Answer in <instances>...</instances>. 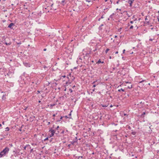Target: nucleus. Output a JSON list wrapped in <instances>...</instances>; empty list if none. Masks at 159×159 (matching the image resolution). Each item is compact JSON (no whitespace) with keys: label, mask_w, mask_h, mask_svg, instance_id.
Segmentation results:
<instances>
[{"label":"nucleus","mask_w":159,"mask_h":159,"mask_svg":"<svg viewBox=\"0 0 159 159\" xmlns=\"http://www.w3.org/2000/svg\"><path fill=\"white\" fill-rule=\"evenodd\" d=\"M9 150V148L7 147H6L2 151V152L4 153L5 154H6L8 153Z\"/></svg>","instance_id":"1"},{"label":"nucleus","mask_w":159,"mask_h":159,"mask_svg":"<svg viewBox=\"0 0 159 159\" xmlns=\"http://www.w3.org/2000/svg\"><path fill=\"white\" fill-rule=\"evenodd\" d=\"M137 105L139 106V107L140 108H143L144 105V102H141L139 104H138Z\"/></svg>","instance_id":"2"},{"label":"nucleus","mask_w":159,"mask_h":159,"mask_svg":"<svg viewBox=\"0 0 159 159\" xmlns=\"http://www.w3.org/2000/svg\"><path fill=\"white\" fill-rule=\"evenodd\" d=\"M77 137H75V139H74L72 141H71L70 143L71 144L73 145L75 143L77 142Z\"/></svg>","instance_id":"3"},{"label":"nucleus","mask_w":159,"mask_h":159,"mask_svg":"<svg viewBox=\"0 0 159 159\" xmlns=\"http://www.w3.org/2000/svg\"><path fill=\"white\" fill-rule=\"evenodd\" d=\"M40 82L39 80H35L34 82H32L33 83H35V84L37 85H39L40 84Z\"/></svg>","instance_id":"4"},{"label":"nucleus","mask_w":159,"mask_h":159,"mask_svg":"<svg viewBox=\"0 0 159 159\" xmlns=\"http://www.w3.org/2000/svg\"><path fill=\"white\" fill-rule=\"evenodd\" d=\"M134 1V0H128V1H126V2L128 3L129 4V6L131 7L132 6V4Z\"/></svg>","instance_id":"5"},{"label":"nucleus","mask_w":159,"mask_h":159,"mask_svg":"<svg viewBox=\"0 0 159 159\" xmlns=\"http://www.w3.org/2000/svg\"><path fill=\"white\" fill-rule=\"evenodd\" d=\"M49 132H50L51 133H52V134H54L55 132V130L54 129H53L52 128H51L50 129H49Z\"/></svg>","instance_id":"6"},{"label":"nucleus","mask_w":159,"mask_h":159,"mask_svg":"<svg viewBox=\"0 0 159 159\" xmlns=\"http://www.w3.org/2000/svg\"><path fill=\"white\" fill-rule=\"evenodd\" d=\"M68 75L70 78V79H71L72 81H73L75 79V77L72 76L71 73H69V75Z\"/></svg>","instance_id":"7"},{"label":"nucleus","mask_w":159,"mask_h":159,"mask_svg":"<svg viewBox=\"0 0 159 159\" xmlns=\"http://www.w3.org/2000/svg\"><path fill=\"white\" fill-rule=\"evenodd\" d=\"M14 25V24L12 23H11L8 26V28H9L11 29H13L12 26Z\"/></svg>","instance_id":"8"},{"label":"nucleus","mask_w":159,"mask_h":159,"mask_svg":"<svg viewBox=\"0 0 159 159\" xmlns=\"http://www.w3.org/2000/svg\"><path fill=\"white\" fill-rule=\"evenodd\" d=\"M26 147H27V151L29 152L30 149H31V147L30 145L29 144L26 145Z\"/></svg>","instance_id":"9"},{"label":"nucleus","mask_w":159,"mask_h":159,"mask_svg":"<svg viewBox=\"0 0 159 159\" xmlns=\"http://www.w3.org/2000/svg\"><path fill=\"white\" fill-rule=\"evenodd\" d=\"M13 74V73L11 71H9L7 73V75L10 77Z\"/></svg>","instance_id":"10"},{"label":"nucleus","mask_w":159,"mask_h":159,"mask_svg":"<svg viewBox=\"0 0 159 159\" xmlns=\"http://www.w3.org/2000/svg\"><path fill=\"white\" fill-rule=\"evenodd\" d=\"M23 64L26 67H30V65L29 63L27 62H24Z\"/></svg>","instance_id":"11"},{"label":"nucleus","mask_w":159,"mask_h":159,"mask_svg":"<svg viewBox=\"0 0 159 159\" xmlns=\"http://www.w3.org/2000/svg\"><path fill=\"white\" fill-rule=\"evenodd\" d=\"M72 81H72V80H68L66 82V84L67 85H68L70 84Z\"/></svg>","instance_id":"12"},{"label":"nucleus","mask_w":159,"mask_h":159,"mask_svg":"<svg viewBox=\"0 0 159 159\" xmlns=\"http://www.w3.org/2000/svg\"><path fill=\"white\" fill-rule=\"evenodd\" d=\"M80 158L82 159H84L85 158V157L83 156H76L75 157V158L77 159H79Z\"/></svg>","instance_id":"13"},{"label":"nucleus","mask_w":159,"mask_h":159,"mask_svg":"<svg viewBox=\"0 0 159 159\" xmlns=\"http://www.w3.org/2000/svg\"><path fill=\"white\" fill-rule=\"evenodd\" d=\"M114 13H113L109 16V18H111L112 20H114V17H113V16H114Z\"/></svg>","instance_id":"14"},{"label":"nucleus","mask_w":159,"mask_h":159,"mask_svg":"<svg viewBox=\"0 0 159 159\" xmlns=\"http://www.w3.org/2000/svg\"><path fill=\"white\" fill-rule=\"evenodd\" d=\"M146 114L145 112H143L141 115H140V117L142 118H143L145 116V115Z\"/></svg>","instance_id":"15"},{"label":"nucleus","mask_w":159,"mask_h":159,"mask_svg":"<svg viewBox=\"0 0 159 159\" xmlns=\"http://www.w3.org/2000/svg\"><path fill=\"white\" fill-rule=\"evenodd\" d=\"M7 95H6V94L3 95L2 96V100H5L6 99V96H7Z\"/></svg>","instance_id":"16"},{"label":"nucleus","mask_w":159,"mask_h":159,"mask_svg":"<svg viewBox=\"0 0 159 159\" xmlns=\"http://www.w3.org/2000/svg\"><path fill=\"white\" fill-rule=\"evenodd\" d=\"M3 43L4 44H5L6 45H10L11 44V42H9V43H7L5 41H4Z\"/></svg>","instance_id":"17"},{"label":"nucleus","mask_w":159,"mask_h":159,"mask_svg":"<svg viewBox=\"0 0 159 159\" xmlns=\"http://www.w3.org/2000/svg\"><path fill=\"white\" fill-rule=\"evenodd\" d=\"M100 63H102L103 64V63H104V62L103 61H101V59H99L98 60V62H97L96 63L98 64H100Z\"/></svg>","instance_id":"18"},{"label":"nucleus","mask_w":159,"mask_h":159,"mask_svg":"<svg viewBox=\"0 0 159 159\" xmlns=\"http://www.w3.org/2000/svg\"><path fill=\"white\" fill-rule=\"evenodd\" d=\"M5 155L2 151L0 152V157H2L3 156Z\"/></svg>","instance_id":"19"},{"label":"nucleus","mask_w":159,"mask_h":159,"mask_svg":"<svg viewBox=\"0 0 159 159\" xmlns=\"http://www.w3.org/2000/svg\"><path fill=\"white\" fill-rule=\"evenodd\" d=\"M90 54V51H89V52H87L85 54V56L87 57H89V54Z\"/></svg>","instance_id":"20"},{"label":"nucleus","mask_w":159,"mask_h":159,"mask_svg":"<svg viewBox=\"0 0 159 159\" xmlns=\"http://www.w3.org/2000/svg\"><path fill=\"white\" fill-rule=\"evenodd\" d=\"M103 26V24H101L99 27L98 29L99 30H102V26Z\"/></svg>","instance_id":"21"},{"label":"nucleus","mask_w":159,"mask_h":159,"mask_svg":"<svg viewBox=\"0 0 159 159\" xmlns=\"http://www.w3.org/2000/svg\"><path fill=\"white\" fill-rule=\"evenodd\" d=\"M86 2L90 3L91 2L90 5H92L93 4L92 2H91L92 0H85Z\"/></svg>","instance_id":"22"},{"label":"nucleus","mask_w":159,"mask_h":159,"mask_svg":"<svg viewBox=\"0 0 159 159\" xmlns=\"http://www.w3.org/2000/svg\"><path fill=\"white\" fill-rule=\"evenodd\" d=\"M61 4H62L63 6H64L65 4V0H63L61 1Z\"/></svg>","instance_id":"23"},{"label":"nucleus","mask_w":159,"mask_h":159,"mask_svg":"<svg viewBox=\"0 0 159 159\" xmlns=\"http://www.w3.org/2000/svg\"><path fill=\"white\" fill-rule=\"evenodd\" d=\"M118 91L119 92H120L121 91L124 92L125 91V90L124 89H118Z\"/></svg>","instance_id":"24"},{"label":"nucleus","mask_w":159,"mask_h":159,"mask_svg":"<svg viewBox=\"0 0 159 159\" xmlns=\"http://www.w3.org/2000/svg\"><path fill=\"white\" fill-rule=\"evenodd\" d=\"M136 133V132L134 131H132L131 133V134L133 135H135Z\"/></svg>","instance_id":"25"},{"label":"nucleus","mask_w":159,"mask_h":159,"mask_svg":"<svg viewBox=\"0 0 159 159\" xmlns=\"http://www.w3.org/2000/svg\"><path fill=\"white\" fill-rule=\"evenodd\" d=\"M98 84H99V83L97 82L96 84H94L93 85V87H95L96 86H97V85H98Z\"/></svg>","instance_id":"26"},{"label":"nucleus","mask_w":159,"mask_h":159,"mask_svg":"<svg viewBox=\"0 0 159 159\" xmlns=\"http://www.w3.org/2000/svg\"><path fill=\"white\" fill-rule=\"evenodd\" d=\"M50 0V2H52V3H50L51 4V7H52L53 5V0Z\"/></svg>","instance_id":"27"},{"label":"nucleus","mask_w":159,"mask_h":159,"mask_svg":"<svg viewBox=\"0 0 159 159\" xmlns=\"http://www.w3.org/2000/svg\"><path fill=\"white\" fill-rule=\"evenodd\" d=\"M143 82H146V80H141V81H140L139 82V83H142Z\"/></svg>","instance_id":"28"},{"label":"nucleus","mask_w":159,"mask_h":159,"mask_svg":"<svg viewBox=\"0 0 159 159\" xmlns=\"http://www.w3.org/2000/svg\"><path fill=\"white\" fill-rule=\"evenodd\" d=\"M5 129H6V130H5L6 131H9V130L10 129L8 127H6L5 128Z\"/></svg>","instance_id":"29"},{"label":"nucleus","mask_w":159,"mask_h":159,"mask_svg":"<svg viewBox=\"0 0 159 159\" xmlns=\"http://www.w3.org/2000/svg\"><path fill=\"white\" fill-rule=\"evenodd\" d=\"M55 105V104H51L50 105V107L51 108H52V107L53 106H54Z\"/></svg>","instance_id":"30"},{"label":"nucleus","mask_w":159,"mask_h":159,"mask_svg":"<svg viewBox=\"0 0 159 159\" xmlns=\"http://www.w3.org/2000/svg\"><path fill=\"white\" fill-rule=\"evenodd\" d=\"M102 107H107L108 106V105H102Z\"/></svg>","instance_id":"31"},{"label":"nucleus","mask_w":159,"mask_h":159,"mask_svg":"<svg viewBox=\"0 0 159 159\" xmlns=\"http://www.w3.org/2000/svg\"><path fill=\"white\" fill-rule=\"evenodd\" d=\"M122 29V28H120L119 29H118L117 31L119 32H120L121 31Z\"/></svg>","instance_id":"32"},{"label":"nucleus","mask_w":159,"mask_h":159,"mask_svg":"<svg viewBox=\"0 0 159 159\" xmlns=\"http://www.w3.org/2000/svg\"><path fill=\"white\" fill-rule=\"evenodd\" d=\"M97 81H98L97 80H96L95 81H93V82L92 83V84H96V82H97Z\"/></svg>","instance_id":"33"},{"label":"nucleus","mask_w":159,"mask_h":159,"mask_svg":"<svg viewBox=\"0 0 159 159\" xmlns=\"http://www.w3.org/2000/svg\"><path fill=\"white\" fill-rule=\"evenodd\" d=\"M65 117L66 118L70 119L71 118V117H69L68 116H65Z\"/></svg>","instance_id":"34"},{"label":"nucleus","mask_w":159,"mask_h":159,"mask_svg":"<svg viewBox=\"0 0 159 159\" xmlns=\"http://www.w3.org/2000/svg\"><path fill=\"white\" fill-rule=\"evenodd\" d=\"M54 135V134H52V133H51V134L49 135V136L50 137H51L53 136Z\"/></svg>","instance_id":"35"},{"label":"nucleus","mask_w":159,"mask_h":159,"mask_svg":"<svg viewBox=\"0 0 159 159\" xmlns=\"http://www.w3.org/2000/svg\"><path fill=\"white\" fill-rule=\"evenodd\" d=\"M109 50V48H107L106 50L105 51L106 53H107V52Z\"/></svg>","instance_id":"36"},{"label":"nucleus","mask_w":159,"mask_h":159,"mask_svg":"<svg viewBox=\"0 0 159 159\" xmlns=\"http://www.w3.org/2000/svg\"><path fill=\"white\" fill-rule=\"evenodd\" d=\"M24 150H26L27 151V147H26V145L24 147Z\"/></svg>","instance_id":"37"},{"label":"nucleus","mask_w":159,"mask_h":159,"mask_svg":"<svg viewBox=\"0 0 159 159\" xmlns=\"http://www.w3.org/2000/svg\"><path fill=\"white\" fill-rule=\"evenodd\" d=\"M111 124L112 125H114L115 126H116L118 125L117 124H115L114 123H112Z\"/></svg>","instance_id":"38"},{"label":"nucleus","mask_w":159,"mask_h":159,"mask_svg":"<svg viewBox=\"0 0 159 159\" xmlns=\"http://www.w3.org/2000/svg\"><path fill=\"white\" fill-rule=\"evenodd\" d=\"M132 87V85H131L130 86H128V88L129 89H131Z\"/></svg>","instance_id":"39"},{"label":"nucleus","mask_w":159,"mask_h":159,"mask_svg":"<svg viewBox=\"0 0 159 159\" xmlns=\"http://www.w3.org/2000/svg\"><path fill=\"white\" fill-rule=\"evenodd\" d=\"M72 111V110H71L70 111V114H69V116H71V112Z\"/></svg>","instance_id":"40"},{"label":"nucleus","mask_w":159,"mask_h":159,"mask_svg":"<svg viewBox=\"0 0 159 159\" xmlns=\"http://www.w3.org/2000/svg\"><path fill=\"white\" fill-rule=\"evenodd\" d=\"M63 117L62 116H61L60 118V120H57V121H60L62 119V118Z\"/></svg>","instance_id":"41"},{"label":"nucleus","mask_w":159,"mask_h":159,"mask_svg":"<svg viewBox=\"0 0 159 159\" xmlns=\"http://www.w3.org/2000/svg\"><path fill=\"white\" fill-rule=\"evenodd\" d=\"M13 158H14V156L13 155H12L11 156V159H15Z\"/></svg>","instance_id":"42"},{"label":"nucleus","mask_w":159,"mask_h":159,"mask_svg":"<svg viewBox=\"0 0 159 159\" xmlns=\"http://www.w3.org/2000/svg\"><path fill=\"white\" fill-rule=\"evenodd\" d=\"M33 148H32V149H30V152H32V151H33Z\"/></svg>","instance_id":"43"},{"label":"nucleus","mask_w":159,"mask_h":159,"mask_svg":"<svg viewBox=\"0 0 159 159\" xmlns=\"http://www.w3.org/2000/svg\"><path fill=\"white\" fill-rule=\"evenodd\" d=\"M66 78L68 79V80H70V78L68 75L67 77H66Z\"/></svg>","instance_id":"44"},{"label":"nucleus","mask_w":159,"mask_h":159,"mask_svg":"<svg viewBox=\"0 0 159 159\" xmlns=\"http://www.w3.org/2000/svg\"><path fill=\"white\" fill-rule=\"evenodd\" d=\"M133 28V25L131 26L130 27V29H132Z\"/></svg>","instance_id":"45"},{"label":"nucleus","mask_w":159,"mask_h":159,"mask_svg":"<svg viewBox=\"0 0 159 159\" xmlns=\"http://www.w3.org/2000/svg\"><path fill=\"white\" fill-rule=\"evenodd\" d=\"M69 91H70V93H71L73 92L72 90L71 89H69Z\"/></svg>","instance_id":"46"},{"label":"nucleus","mask_w":159,"mask_h":159,"mask_svg":"<svg viewBox=\"0 0 159 159\" xmlns=\"http://www.w3.org/2000/svg\"><path fill=\"white\" fill-rule=\"evenodd\" d=\"M48 139V138L47 137L44 139V141H45Z\"/></svg>","instance_id":"47"},{"label":"nucleus","mask_w":159,"mask_h":159,"mask_svg":"<svg viewBox=\"0 0 159 159\" xmlns=\"http://www.w3.org/2000/svg\"><path fill=\"white\" fill-rule=\"evenodd\" d=\"M9 146H10V147H12V146H13V145H12V144L11 143V144H9Z\"/></svg>","instance_id":"48"},{"label":"nucleus","mask_w":159,"mask_h":159,"mask_svg":"<svg viewBox=\"0 0 159 159\" xmlns=\"http://www.w3.org/2000/svg\"><path fill=\"white\" fill-rule=\"evenodd\" d=\"M59 126H58L56 128V129H58L59 128Z\"/></svg>","instance_id":"49"},{"label":"nucleus","mask_w":159,"mask_h":159,"mask_svg":"<svg viewBox=\"0 0 159 159\" xmlns=\"http://www.w3.org/2000/svg\"><path fill=\"white\" fill-rule=\"evenodd\" d=\"M125 49H124L123 51V53H124L125 52Z\"/></svg>","instance_id":"50"},{"label":"nucleus","mask_w":159,"mask_h":159,"mask_svg":"<svg viewBox=\"0 0 159 159\" xmlns=\"http://www.w3.org/2000/svg\"><path fill=\"white\" fill-rule=\"evenodd\" d=\"M133 22H133V21H130V23L131 24H133Z\"/></svg>","instance_id":"51"},{"label":"nucleus","mask_w":159,"mask_h":159,"mask_svg":"<svg viewBox=\"0 0 159 159\" xmlns=\"http://www.w3.org/2000/svg\"><path fill=\"white\" fill-rule=\"evenodd\" d=\"M31 144L32 145H36V144H35L34 143H31Z\"/></svg>","instance_id":"52"},{"label":"nucleus","mask_w":159,"mask_h":159,"mask_svg":"<svg viewBox=\"0 0 159 159\" xmlns=\"http://www.w3.org/2000/svg\"><path fill=\"white\" fill-rule=\"evenodd\" d=\"M126 15H127V16H128V17H130V16H129V14H128V13L127 12Z\"/></svg>","instance_id":"53"},{"label":"nucleus","mask_w":159,"mask_h":159,"mask_svg":"<svg viewBox=\"0 0 159 159\" xmlns=\"http://www.w3.org/2000/svg\"><path fill=\"white\" fill-rule=\"evenodd\" d=\"M50 124V122H48V125H49Z\"/></svg>","instance_id":"54"},{"label":"nucleus","mask_w":159,"mask_h":159,"mask_svg":"<svg viewBox=\"0 0 159 159\" xmlns=\"http://www.w3.org/2000/svg\"><path fill=\"white\" fill-rule=\"evenodd\" d=\"M104 18V16H103V15L101 17V19H103Z\"/></svg>","instance_id":"55"},{"label":"nucleus","mask_w":159,"mask_h":159,"mask_svg":"<svg viewBox=\"0 0 159 159\" xmlns=\"http://www.w3.org/2000/svg\"><path fill=\"white\" fill-rule=\"evenodd\" d=\"M40 93V91L38 90L37 91V94H38L39 93Z\"/></svg>","instance_id":"56"},{"label":"nucleus","mask_w":159,"mask_h":159,"mask_svg":"<svg viewBox=\"0 0 159 159\" xmlns=\"http://www.w3.org/2000/svg\"><path fill=\"white\" fill-rule=\"evenodd\" d=\"M47 50V49L46 48H44L43 50V51H46Z\"/></svg>","instance_id":"57"},{"label":"nucleus","mask_w":159,"mask_h":159,"mask_svg":"<svg viewBox=\"0 0 159 159\" xmlns=\"http://www.w3.org/2000/svg\"><path fill=\"white\" fill-rule=\"evenodd\" d=\"M2 125H4L5 124V122L4 121H3L2 122Z\"/></svg>","instance_id":"58"},{"label":"nucleus","mask_w":159,"mask_h":159,"mask_svg":"<svg viewBox=\"0 0 159 159\" xmlns=\"http://www.w3.org/2000/svg\"><path fill=\"white\" fill-rule=\"evenodd\" d=\"M147 23L149 25V21H147Z\"/></svg>","instance_id":"59"},{"label":"nucleus","mask_w":159,"mask_h":159,"mask_svg":"<svg viewBox=\"0 0 159 159\" xmlns=\"http://www.w3.org/2000/svg\"><path fill=\"white\" fill-rule=\"evenodd\" d=\"M128 129H131V127L130 126H129Z\"/></svg>","instance_id":"60"},{"label":"nucleus","mask_w":159,"mask_h":159,"mask_svg":"<svg viewBox=\"0 0 159 159\" xmlns=\"http://www.w3.org/2000/svg\"><path fill=\"white\" fill-rule=\"evenodd\" d=\"M147 16H146V18H145V20H148V19H147Z\"/></svg>","instance_id":"61"},{"label":"nucleus","mask_w":159,"mask_h":159,"mask_svg":"<svg viewBox=\"0 0 159 159\" xmlns=\"http://www.w3.org/2000/svg\"><path fill=\"white\" fill-rule=\"evenodd\" d=\"M27 107H25V109H24V110H26L27 109Z\"/></svg>","instance_id":"62"},{"label":"nucleus","mask_w":159,"mask_h":159,"mask_svg":"<svg viewBox=\"0 0 159 159\" xmlns=\"http://www.w3.org/2000/svg\"><path fill=\"white\" fill-rule=\"evenodd\" d=\"M54 84H55V85H57V83H55Z\"/></svg>","instance_id":"63"},{"label":"nucleus","mask_w":159,"mask_h":159,"mask_svg":"<svg viewBox=\"0 0 159 159\" xmlns=\"http://www.w3.org/2000/svg\"><path fill=\"white\" fill-rule=\"evenodd\" d=\"M95 89L94 88L93 89L92 91L93 92H94L95 91Z\"/></svg>","instance_id":"64"}]
</instances>
